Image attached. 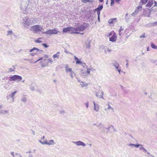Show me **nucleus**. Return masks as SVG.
Wrapping results in <instances>:
<instances>
[{
    "mask_svg": "<svg viewBox=\"0 0 157 157\" xmlns=\"http://www.w3.org/2000/svg\"><path fill=\"white\" fill-rule=\"evenodd\" d=\"M36 21L35 19L34 18H31L29 19L28 16L22 18V23L25 27L28 28L30 25H32Z\"/></svg>",
    "mask_w": 157,
    "mask_h": 157,
    "instance_id": "1",
    "label": "nucleus"
},
{
    "mask_svg": "<svg viewBox=\"0 0 157 157\" xmlns=\"http://www.w3.org/2000/svg\"><path fill=\"white\" fill-rule=\"evenodd\" d=\"M31 0H28V1L24 2L22 1L21 3L20 6V9L22 13L24 14L28 13L29 8L28 6Z\"/></svg>",
    "mask_w": 157,
    "mask_h": 157,
    "instance_id": "2",
    "label": "nucleus"
},
{
    "mask_svg": "<svg viewBox=\"0 0 157 157\" xmlns=\"http://www.w3.org/2000/svg\"><path fill=\"white\" fill-rule=\"evenodd\" d=\"M43 26L40 25H36L33 26L31 27V30L34 33H37L38 32H41L43 30Z\"/></svg>",
    "mask_w": 157,
    "mask_h": 157,
    "instance_id": "3",
    "label": "nucleus"
},
{
    "mask_svg": "<svg viewBox=\"0 0 157 157\" xmlns=\"http://www.w3.org/2000/svg\"><path fill=\"white\" fill-rule=\"evenodd\" d=\"M22 78L21 76L17 75H14L10 77L9 80L10 81H17L19 82L21 80Z\"/></svg>",
    "mask_w": 157,
    "mask_h": 157,
    "instance_id": "4",
    "label": "nucleus"
},
{
    "mask_svg": "<svg viewBox=\"0 0 157 157\" xmlns=\"http://www.w3.org/2000/svg\"><path fill=\"white\" fill-rule=\"evenodd\" d=\"M41 59H42V60H41L40 62L41 67H44L48 66V62L47 60L46 59H43V58H40L39 59L36 61L35 62V63H36L38 61Z\"/></svg>",
    "mask_w": 157,
    "mask_h": 157,
    "instance_id": "5",
    "label": "nucleus"
},
{
    "mask_svg": "<svg viewBox=\"0 0 157 157\" xmlns=\"http://www.w3.org/2000/svg\"><path fill=\"white\" fill-rule=\"evenodd\" d=\"M58 33V31L55 29H51L45 32H42V33L52 35L56 34Z\"/></svg>",
    "mask_w": 157,
    "mask_h": 157,
    "instance_id": "6",
    "label": "nucleus"
},
{
    "mask_svg": "<svg viewBox=\"0 0 157 157\" xmlns=\"http://www.w3.org/2000/svg\"><path fill=\"white\" fill-rule=\"evenodd\" d=\"M17 93L16 91L12 92L10 94L6 96L7 100H10V102H13L14 101V94Z\"/></svg>",
    "mask_w": 157,
    "mask_h": 157,
    "instance_id": "7",
    "label": "nucleus"
},
{
    "mask_svg": "<svg viewBox=\"0 0 157 157\" xmlns=\"http://www.w3.org/2000/svg\"><path fill=\"white\" fill-rule=\"evenodd\" d=\"M88 24H83L76 27L77 31H82L84 30L88 26Z\"/></svg>",
    "mask_w": 157,
    "mask_h": 157,
    "instance_id": "8",
    "label": "nucleus"
},
{
    "mask_svg": "<svg viewBox=\"0 0 157 157\" xmlns=\"http://www.w3.org/2000/svg\"><path fill=\"white\" fill-rule=\"evenodd\" d=\"M113 66L116 68V70L118 71L119 74H121V67L120 66L119 63L117 62H115L113 63Z\"/></svg>",
    "mask_w": 157,
    "mask_h": 157,
    "instance_id": "9",
    "label": "nucleus"
},
{
    "mask_svg": "<svg viewBox=\"0 0 157 157\" xmlns=\"http://www.w3.org/2000/svg\"><path fill=\"white\" fill-rule=\"evenodd\" d=\"M103 6L102 5H100L98 6V7L94 10V11H97L98 15H99L100 13V11L102 9Z\"/></svg>",
    "mask_w": 157,
    "mask_h": 157,
    "instance_id": "10",
    "label": "nucleus"
},
{
    "mask_svg": "<svg viewBox=\"0 0 157 157\" xmlns=\"http://www.w3.org/2000/svg\"><path fill=\"white\" fill-rule=\"evenodd\" d=\"M72 143L76 144L78 146H82L83 147H84L86 146V144L84 143L81 141H73L72 142Z\"/></svg>",
    "mask_w": 157,
    "mask_h": 157,
    "instance_id": "11",
    "label": "nucleus"
},
{
    "mask_svg": "<svg viewBox=\"0 0 157 157\" xmlns=\"http://www.w3.org/2000/svg\"><path fill=\"white\" fill-rule=\"evenodd\" d=\"M99 125H101V127H102L104 128V132H105V129H107L108 130V132H108L109 131H110L109 129L110 128H112L113 129H114V126L113 125H110L108 128H105V127L104 126L103 124H102V123H101L99 124V125H97V126H98Z\"/></svg>",
    "mask_w": 157,
    "mask_h": 157,
    "instance_id": "12",
    "label": "nucleus"
},
{
    "mask_svg": "<svg viewBox=\"0 0 157 157\" xmlns=\"http://www.w3.org/2000/svg\"><path fill=\"white\" fill-rule=\"evenodd\" d=\"M117 36L115 33H114L113 35L109 38V41L112 42H115L117 40Z\"/></svg>",
    "mask_w": 157,
    "mask_h": 157,
    "instance_id": "13",
    "label": "nucleus"
},
{
    "mask_svg": "<svg viewBox=\"0 0 157 157\" xmlns=\"http://www.w3.org/2000/svg\"><path fill=\"white\" fill-rule=\"evenodd\" d=\"M70 31H73L71 33H75V34H79L80 33L78 32L77 31V29H76V27H70Z\"/></svg>",
    "mask_w": 157,
    "mask_h": 157,
    "instance_id": "14",
    "label": "nucleus"
},
{
    "mask_svg": "<svg viewBox=\"0 0 157 157\" xmlns=\"http://www.w3.org/2000/svg\"><path fill=\"white\" fill-rule=\"evenodd\" d=\"M65 70L66 72L67 73L68 72H70V73L71 72H73V71L72 70L71 68H69V66L68 64H66L65 65Z\"/></svg>",
    "mask_w": 157,
    "mask_h": 157,
    "instance_id": "15",
    "label": "nucleus"
},
{
    "mask_svg": "<svg viewBox=\"0 0 157 157\" xmlns=\"http://www.w3.org/2000/svg\"><path fill=\"white\" fill-rule=\"evenodd\" d=\"M117 19L116 18L110 19L108 21V23L109 24H113L117 22Z\"/></svg>",
    "mask_w": 157,
    "mask_h": 157,
    "instance_id": "16",
    "label": "nucleus"
},
{
    "mask_svg": "<svg viewBox=\"0 0 157 157\" xmlns=\"http://www.w3.org/2000/svg\"><path fill=\"white\" fill-rule=\"evenodd\" d=\"M93 104L94 105V110L97 112L99 110V106L98 104H96L94 101H93Z\"/></svg>",
    "mask_w": 157,
    "mask_h": 157,
    "instance_id": "17",
    "label": "nucleus"
},
{
    "mask_svg": "<svg viewBox=\"0 0 157 157\" xmlns=\"http://www.w3.org/2000/svg\"><path fill=\"white\" fill-rule=\"evenodd\" d=\"M34 50H36L37 52H39V53H41L42 52H43L42 50H40L39 49L35 47H34L33 48L30 49L29 50V52H32Z\"/></svg>",
    "mask_w": 157,
    "mask_h": 157,
    "instance_id": "18",
    "label": "nucleus"
},
{
    "mask_svg": "<svg viewBox=\"0 0 157 157\" xmlns=\"http://www.w3.org/2000/svg\"><path fill=\"white\" fill-rule=\"evenodd\" d=\"M153 4V0H149V1L147 4L146 5V6L148 7H151Z\"/></svg>",
    "mask_w": 157,
    "mask_h": 157,
    "instance_id": "19",
    "label": "nucleus"
},
{
    "mask_svg": "<svg viewBox=\"0 0 157 157\" xmlns=\"http://www.w3.org/2000/svg\"><path fill=\"white\" fill-rule=\"evenodd\" d=\"M139 149L140 150H143L144 152H147L148 154V155L150 154V153L148 152L147 151V150L144 147H143V145H140V146L139 147Z\"/></svg>",
    "mask_w": 157,
    "mask_h": 157,
    "instance_id": "20",
    "label": "nucleus"
},
{
    "mask_svg": "<svg viewBox=\"0 0 157 157\" xmlns=\"http://www.w3.org/2000/svg\"><path fill=\"white\" fill-rule=\"evenodd\" d=\"M60 53V52H57L56 54L53 55L52 57L55 60H56V58L57 59H58L59 58Z\"/></svg>",
    "mask_w": 157,
    "mask_h": 157,
    "instance_id": "21",
    "label": "nucleus"
},
{
    "mask_svg": "<svg viewBox=\"0 0 157 157\" xmlns=\"http://www.w3.org/2000/svg\"><path fill=\"white\" fill-rule=\"evenodd\" d=\"M9 113V111L6 110H0V114H6L8 113Z\"/></svg>",
    "mask_w": 157,
    "mask_h": 157,
    "instance_id": "22",
    "label": "nucleus"
},
{
    "mask_svg": "<svg viewBox=\"0 0 157 157\" xmlns=\"http://www.w3.org/2000/svg\"><path fill=\"white\" fill-rule=\"evenodd\" d=\"M55 144V143L53 140H51L48 141L47 145H54Z\"/></svg>",
    "mask_w": 157,
    "mask_h": 157,
    "instance_id": "23",
    "label": "nucleus"
},
{
    "mask_svg": "<svg viewBox=\"0 0 157 157\" xmlns=\"http://www.w3.org/2000/svg\"><path fill=\"white\" fill-rule=\"evenodd\" d=\"M82 87L86 86L88 85V84L85 82H81V83L80 84Z\"/></svg>",
    "mask_w": 157,
    "mask_h": 157,
    "instance_id": "24",
    "label": "nucleus"
},
{
    "mask_svg": "<svg viewBox=\"0 0 157 157\" xmlns=\"http://www.w3.org/2000/svg\"><path fill=\"white\" fill-rule=\"evenodd\" d=\"M75 59L76 61V64H79L80 63H82V61H80L79 60V59L78 58H77L76 56H75Z\"/></svg>",
    "mask_w": 157,
    "mask_h": 157,
    "instance_id": "25",
    "label": "nucleus"
},
{
    "mask_svg": "<svg viewBox=\"0 0 157 157\" xmlns=\"http://www.w3.org/2000/svg\"><path fill=\"white\" fill-rule=\"evenodd\" d=\"M63 32L66 33L68 31H70V27L64 28L63 30Z\"/></svg>",
    "mask_w": 157,
    "mask_h": 157,
    "instance_id": "26",
    "label": "nucleus"
},
{
    "mask_svg": "<svg viewBox=\"0 0 157 157\" xmlns=\"http://www.w3.org/2000/svg\"><path fill=\"white\" fill-rule=\"evenodd\" d=\"M139 10H136L135 11H134V12L132 13L131 15L132 16H135V15H136L139 12Z\"/></svg>",
    "mask_w": 157,
    "mask_h": 157,
    "instance_id": "27",
    "label": "nucleus"
},
{
    "mask_svg": "<svg viewBox=\"0 0 157 157\" xmlns=\"http://www.w3.org/2000/svg\"><path fill=\"white\" fill-rule=\"evenodd\" d=\"M108 107L107 108V109H109V110L111 109L113 111H114V108L113 107H111V106L109 104V102L108 103Z\"/></svg>",
    "mask_w": 157,
    "mask_h": 157,
    "instance_id": "28",
    "label": "nucleus"
},
{
    "mask_svg": "<svg viewBox=\"0 0 157 157\" xmlns=\"http://www.w3.org/2000/svg\"><path fill=\"white\" fill-rule=\"evenodd\" d=\"M39 142L42 144H46L47 145L48 141L47 140H44V142L40 140Z\"/></svg>",
    "mask_w": 157,
    "mask_h": 157,
    "instance_id": "29",
    "label": "nucleus"
},
{
    "mask_svg": "<svg viewBox=\"0 0 157 157\" xmlns=\"http://www.w3.org/2000/svg\"><path fill=\"white\" fill-rule=\"evenodd\" d=\"M14 157H22V156L20 154L15 153Z\"/></svg>",
    "mask_w": 157,
    "mask_h": 157,
    "instance_id": "30",
    "label": "nucleus"
},
{
    "mask_svg": "<svg viewBox=\"0 0 157 157\" xmlns=\"http://www.w3.org/2000/svg\"><path fill=\"white\" fill-rule=\"evenodd\" d=\"M147 0H140V2L143 4H145L147 2Z\"/></svg>",
    "mask_w": 157,
    "mask_h": 157,
    "instance_id": "31",
    "label": "nucleus"
},
{
    "mask_svg": "<svg viewBox=\"0 0 157 157\" xmlns=\"http://www.w3.org/2000/svg\"><path fill=\"white\" fill-rule=\"evenodd\" d=\"M111 51V50L109 48H107L105 50V54H106L107 52H110Z\"/></svg>",
    "mask_w": 157,
    "mask_h": 157,
    "instance_id": "32",
    "label": "nucleus"
},
{
    "mask_svg": "<svg viewBox=\"0 0 157 157\" xmlns=\"http://www.w3.org/2000/svg\"><path fill=\"white\" fill-rule=\"evenodd\" d=\"M151 47L154 49H157V46L155 45L152 43L151 44Z\"/></svg>",
    "mask_w": 157,
    "mask_h": 157,
    "instance_id": "33",
    "label": "nucleus"
},
{
    "mask_svg": "<svg viewBox=\"0 0 157 157\" xmlns=\"http://www.w3.org/2000/svg\"><path fill=\"white\" fill-rule=\"evenodd\" d=\"M7 35H12L13 34V32L12 30L7 31Z\"/></svg>",
    "mask_w": 157,
    "mask_h": 157,
    "instance_id": "34",
    "label": "nucleus"
},
{
    "mask_svg": "<svg viewBox=\"0 0 157 157\" xmlns=\"http://www.w3.org/2000/svg\"><path fill=\"white\" fill-rule=\"evenodd\" d=\"M41 38H39L37 40H35V41L36 43H40L42 42V41L40 40L41 39Z\"/></svg>",
    "mask_w": 157,
    "mask_h": 157,
    "instance_id": "35",
    "label": "nucleus"
},
{
    "mask_svg": "<svg viewBox=\"0 0 157 157\" xmlns=\"http://www.w3.org/2000/svg\"><path fill=\"white\" fill-rule=\"evenodd\" d=\"M86 73H87L88 74L90 75V68H88L87 67H86Z\"/></svg>",
    "mask_w": 157,
    "mask_h": 157,
    "instance_id": "36",
    "label": "nucleus"
},
{
    "mask_svg": "<svg viewBox=\"0 0 157 157\" xmlns=\"http://www.w3.org/2000/svg\"><path fill=\"white\" fill-rule=\"evenodd\" d=\"M47 60L48 62V63H50L51 64H52V63L53 61L52 60V58H49Z\"/></svg>",
    "mask_w": 157,
    "mask_h": 157,
    "instance_id": "37",
    "label": "nucleus"
},
{
    "mask_svg": "<svg viewBox=\"0 0 157 157\" xmlns=\"http://www.w3.org/2000/svg\"><path fill=\"white\" fill-rule=\"evenodd\" d=\"M86 48L88 49H90V42H89L88 44H86Z\"/></svg>",
    "mask_w": 157,
    "mask_h": 157,
    "instance_id": "38",
    "label": "nucleus"
},
{
    "mask_svg": "<svg viewBox=\"0 0 157 157\" xmlns=\"http://www.w3.org/2000/svg\"><path fill=\"white\" fill-rule=\"evenodd\" d=\"M142 8V7L140 6H137V9L136 10H141Z\"/></svg>",
    "mask_w": 157,
    "mask_h": 157,
    "instance_id": "39",
    "label": "nucleus"
},
{
    "mask_svg": "<svg viewBox=\"0 0 157 157\" xmlns=\"http://www.w3.org/2000/svg\"><path fill=\"white\" fill-rule=\"evenodd\" d=\"M75 75V73L73 71V72H71L70 75L71 77L72 78H73V75Z\"/></svg>",
    "mask_w": 157,
    "mask_h": 157,
    "instance_id": "40",
    "label": "nucleus"
},
{
    "mask_svg": "<svg viewBox=\"0 0 157 157\" xmlns=\"http://www.w3.org/2000/svg\"><path fill=\"white\" fill-rule=\"evenodd\" d=\"M105 48V46L104 45H101L99 47L100 49H104Z\"/></svg>",
    "mask_w": 157,
    "mask_h": 157,
    "instance_id": "41",
    "label": "nucleus"
},
{
    "mask_svg": "<svg viewBox=\"0 0 157 157\" xmlns=\"http://www.w3.org/2000/svg\"><path fill=\"white\" fill-rule=\"evenodd\" d=\"M79 64H80L81 66L83 67H85L86 66V64L85 63H83L82 62V63H80Z\"/></svg>",
    "mask_w": 157,
    "mask_h": 157,
    "instance_id": "42",
    "label": "nucleus"
},
{
    "mask_svg": "<svg viewBox=\"0 0 157 157\" xmlns=\"http://www.w3.org/2000/svg\"><path fill=\"white\" fill-rule=\"evenodd\" d=\"M21 100L23 102H25L26 101V98L25 97H23L22 98Z\"/></svg>",
    "mask_w": 157,
    "mask_h": 157,
    "instance_id": "43",
    "label": "nucleus"
},
{
    "mask_svg": "<svg viewBox=\"0 0 157 157\" xmlns=\"http://www.w3.org/2000/svg\"><path fill=\"white\" fill-rule=\"evenodd\" d=\"M42 45L46 48H48V46L45 43L42 44Z\"/></svg>",
    "mask_w": 157,
    "mask_h": 157,
    "instance_id": "44",
    "label": "nucleus"
},
{
    "mask_svg": "<svg viewBox=\"0 0 157 157\" xmlns=\"http://www.w3.org/2000/svg\"><path fill=\"white\" fill-rule=\"evenodd\" d=\"M150 10H148V14H145V15L146 16L148 17H150Z\"/></svg>",
    "mask_w": 157,
    "mask_h": 157,
    "instance_id": "45",
    "label": "nucleus"
},
{
    "mask_svg": "<svg viewBox=\"0 0 157 157\" xmlns=\"http://www.w3.org/2000/svg\"><path fill=\"white\" fill-rule=\"evenodd\" d=\"M103 94H104V92H103V91H101V97H100V98H102L104 99V98L103 97Z\"/></svg>",
    "mask_w": 157,
    "mask_h": 157,
    "instance_id": "46",
    "label": "nucleus"
},
{
    "mask_svg": "<svg viewBox=\"0 0 157 157\" xmlns=\"http://www.w3.org/2000/svg\"><path fill=\"white\" fill-rule=\"evenodd\" d=\"M99 94H100V93L99 92H96V96L97 97H100L99 96Z\"/></svg>",
    "mask_w": 157,
    "mask_h": 157,
    "instance_id": "47",
    "label": "nucleus"
},
{
    "mask_svg": "<svg viewBox=\"0 0 157 157\" xmlns=\"http://www.w3.org/2000/svg\"><path fill=\"white\" fill-rule=\"evenodd\" d=\"M141 145V144H135L134 147H135L136 148H138V147H139Z\"/></svg>",
    "mask_w": 157,
    "mask_h": 157,
    "instance_id": "48",
    "label": "nucleus"
},
{
    "mask_svg": "<svg viewBox=\"0 0 157 157\" xmlns=\"http://www.w3.org/2000/svg\"><path fill=\"white\" fill-rule=\"evenodd\" d=\"M85 104L86 106V108H88L89 107V103L88 102H87L85 103Z\"/></svg>",
    "mask_w": 157,
    "mask_h": 157,
    "instance_id": "49",
    "label": "nucleus"
},
{
    "mask_svg": "<svg viewBox=\"0 0 157 157\" xmlns=\"http://www.w3.org/2000/svg\"><path fill=\"white\" fill-rule=\"evenodd\" d=\"M36 54L35 53H31L30 54V55L31 56H33Z\"/></svg>",
    "mask_w": 157,
    "mask_h": 157,
    "instance_id": "50",
    "label": "nucleus"
},
{
    "mask_svg": "<svg viewBox=\"0 0 157 157\" xmlns=\"http://www.w3.org/2000/svg\"><path fill=\"white\" fill-rule=\"evenodd\" d=\"M114 3V0H111L110 4L112 6Z\"/></svg>",
    "mask_w": 157,
    "mask_h": 157,
    "instance_id": "51",
    "label": "nucleus"
},
{
    "mask_svg": "<svg viewBox=\"0 0 157 157\" xmlns=\"http://www.w3.org/2000/svg\"><path fill=\"white\" fill-rule=\"evenodd\" d=\"M14 71V70L12 68H10L9 69V71L10 72H12Z\"/></svg>",
    "mask_w": 157,
    "mask_h": 157,
    "instance_id": "52",
    "label": "nucleus"
},
{
    "mask_svg": "<svg viewBox=\"0 0 157 157\" xmlns=\"http://www.w3.org/2000/svg\"><path fill=\"white\" fill-rule=\"evenodd\" d=\"M152 24L153 25H157V22H153V23H152Z\"/></svg>",
    "mask_w": 157,
    "mask_h": 157,
    "instance_id": "53",
    "label": "nucleus"
},
{
    "mask_svg": "<svg viewBox=\"0 0 157 157\" xmlns=\"http://www.w3.org/2000/svg\"><path fill=\"white\" fill-rule=\"evenodd\" d=\"M135 145V144H128V145L129 146H130L131 147H133V146L134 147Z\"/></svg>",
    "mask_w": 157,
    "mask_h": 157,
    "instance_id": "54",
    "label": "nucleus"
},
{
    "mask_svg": "<svg viewBox=\"0 0 157 157\" xmlns=\"http://www.w3.org/2000/svg\"><path fill=\"white\" fill-rule=\"evenodd\" d=\"M11 155L13 157H14V156H15V153H14V152L13 151L11 152L10 153Z\"/></svg>",
    "mask_w": 157,
    "mask_h": 157,
    "instance_id": "55",
    "label": "nucleus"
},
{
    "mask_svg": "<svg viewBox=\"0 0 157 157\" xmlns=\"http://www.w3.org/2000/svg\"><path fill=\"white\" fill-rule=\"evenodd\" d=\"M83 2L86 3L87 2H89V0H82Z\"/></svg>",
    "mask_w": 157,
    "mask_h": 157,
    "instance_id": "56",
    "label": "nucleus"
},
{
    "mask_svg": "<svg viewBox=\"0 0 157 157\" xmlns=\"http://www.w3.org/2000/svg\"><path fill=\"white\" fill-rule=\"evenodd\" d=\"M30 89H31V90L33 91L34 90L35 88L34 87L32 86L30 88Z\"/></svg>",
    "mask_w": 157,
    "mask_h": 157,
    "instance_id": "57",
    "label": "nucleus"
},
{
    "mask_svg": "<svg viewBox=\"0 0 157 157\" xmlns=\"http://www.w3.org/2000/svg\"><path fill=\"white\" fill-rule=\"evenodd\" d=\"M123 29H124L122 28V26H121L120 29H119V31H123Z\"/></svg>",
    "mask_w": 157,
    "mask_h": 157,
    "instance_id": "58",
    "label": "nucleus"
},
{
    "mask_svg": "<svg viewBox=\"0 0 157 157\" xmlns=\"http://www.w3.org/2000/svg\"><path fill=\"white\" fill-rule=\"evenodd\" d=\"M145 36L144 34H143L140 37V38H145Z\"/></svg>",
    "mask_w": 157,
    "mask_h": 157,
    "instance_id": "59",
    "label": "nucleus"
},
{
    "mask_svg": "<svg viewBox=\"0 0 157 157\" xmlns=\"http://www.w3.org/2000/svg\"><path fill=\"white\" fill-rule=\"evenodd\" d=\"M90 71H94L95 70V69L93 68L92 67L90 68Z\"/></svg>",
    "mask_w": 157,
    "mask_h": 157,
    "instance_id": "60",
    "label": "nucleus"
},
{
    "mask_svg": "<svg viewBox=\"0 0 157 157\" xmlns=\"http://www.w3.org/2000/svg\"><path fill=\"white\" fill-rule=\"evenodd\" d=\"M119 34L120 36H121L122 35V33L121 31H119Z\"/></svg>",
    "mask_w": 157,
    "mask_h": 157,
    "instance_id": "61",
    "label": "nucleus"
},
{
    "mask_svg": "<svg viewBox=\"0 0 157 157\" xmlns=\"http://www.w3.org/2000/svg\"><path fill=\"white\" fill-rule=\"evenodd\" d=\"M64 113H65V112L64 111H60V114H63Z\"/></svg>",
    "mask_w": 157,
    "mask_h": 157,
    "instance_id": "62",
    "label": "nucleus"
},
{
    "mask_svg": "<svg viewBox=\"0 0 157 157\" xmlns=\"http://www.w3.org/2000/svg\"><path fill=\"white\" fill-rule=\"evenodd\" d=\"M154 3H155V5H154V6H157V3L155 1H154Z\"/></svg>",
    "mask_w": 157,
    "mask_h": 157,
    "instance_id": "63",
    "label": "nucleus"
},
{
    "mask_svg": "<svg viewBox=\"0 0 157 157\" xmlns=\"http://www.w3.org/2000/svg\"><path fill=\"white\" fill-rule=\"evenodd\" d=\"M98 15V21L99 22H100V17H99V16H100V15Z\"/></svg>",
    "mask_w": 157,
    "mask_h": 157,
    "instance_id": "64",
    "label": "nucleus"
}]
</instances>
